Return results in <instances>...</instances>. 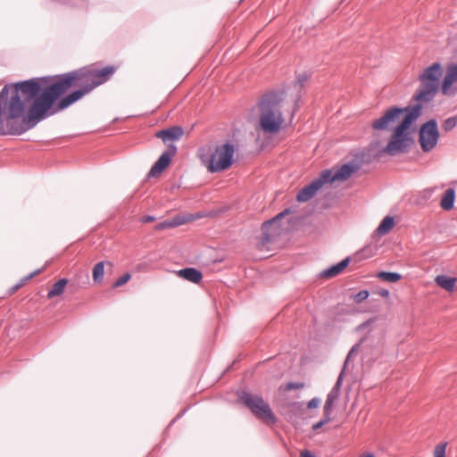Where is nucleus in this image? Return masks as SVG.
<instances>
[{
    "mask_svg": "<svg viewBox=\"0 0 457 457\" xmlns=\"http://www.w3.org/2000/svg\"><path fill=\"white\" fill-rule=\"evenodd\" d=\"M115 71L113 65L102 69L90 65L62 74L52 83L46 78V83L33 101L30 118L44 120L66 109L109 80Z\"/></svg>",
    "mask_w": 457,
    "mask_h": 457,
    "instance_id": "obj_1",
    "label": "nucleus"
},
{
    "mask_svg": "<svg viewBox=\"0 0 457 457\" xmlns=\"http://www.w3.org/2000/svg\"><path fill=\"white\" fill-rule=\"evenodd\" d=\"M442 74V65L439 62L432 63L419 76L420 85L413 96V99L418 103L416 105L408 108H390L382 117L372 122L371 127L373 129L385 130L403 115L399 125L393 131L390 141L386 147L383 148V153L394 156L407 149L411 142L409 129L420 116L422 109L421 104L429 103L436 96L439 88Z\"/></svg>",
    "mask_w": 457,
    "mask_h": 457,
    "instance_id": "obj_2",
    "label": "nucleus"
},
{
    "mask_svg": "<svg viewBox=\"0 0 457 457\" xmlns=\"http://www.w3.org/2000/svg\"><path fill=\"white\" fill-rule=\"evenodd\" d=\"M46 83L45 78L6 85L0 92V136L21 135L41 120L30 118L33 101Z\"/></svg>",
    "mask_w": 457,
    "mask_h": 457,
    "instance_id": "obj_3",
    "label": "nucleus"
},
{
    "mask_svg": "<svg viewBox=\"0 0 457 457\" xmlns=\"http://www.w3.org/2000/svg\"><path fill=\"white\" fill-rule=\"evenodd\" d=\"M281 101L278 93L270 92L263 95L258 102L259 122L256 130L268 137L278 134L284 124L279 107Z\"/></svg>",
    "mask_w": 457,
    "mask_h": 457,
    "instance_id": "obj_4",
    "label": "nucleus"
},
{
    "mask_svg": "<svg viewBox=\"0 0 457 457\" xmlns=\"http://www.w3.org/2000/svg\"><path fill=\"white\" fill-rule=\"evenodd\" d=\"M234 153V145L226 143L214 147L209 146L206 153L205 149H202L200 158L210 172H218L228 170L232 165Z\"/></svg>",
    "mask_w": 457,
    "mask_h": 457,
    "instance_id": "obj_5",
    "label": "nucleus"
},
{
    "mask_svg": "<svg viewBox=\"0 0 457 457\" xmlns=\"http://www.w3.org/2000/svg\"><path fill=\"white\" fill-rule=\"evenodd\" d=\"M239 400L262 422L268 425H274L277 422V418L271 408L262 397L247 392H242L239 395Z\"/></svg>",
    "mask_w": 457,
    "mask_h": 457,
    "instance_id": "obj_6",
    "label": "nucleus"
},
{
    "mask_svg": "<svg viewBox=\"0 0 457 457\" xmlns=\"http://www.w3.org/2000/svg\"><path fill=\"white\" fill-rule=\"evenodd\" d=\"M439 133L436 120H431L424 123L420 130V144L424 152L432 150L437 144Z\"/></svg>",
    "mask_w": 457,
    "mask_h": 457,
    "instance_id": "obj_7",
    "label": "nucleus"
},
{
    "mask_svg": "<svg viewBox=\"0 0 457 457\" xmlns=\"http://www.w3.org/2000/svg\"><path fill=\"white\" fill-rule=\"evenodd\" d=\"M288 210H285L284 212L278 213L276 217L266 220L262 226V236L260 238L261 244L262 245L272 241L275 237H278L281 232V228L279 226L280 220L288 213Z\"/></svg>",
    "mask_w": 457,
    "mask_h": 457,
    "instance_id": "obj_8",
    "label": "nucleus"
},
{
    "mask_svg": "<svg viewBox=\"0 0 457 457\" xmlns=\"http://www.w3.org/2000/svg\"><path fill=\"white\" fill-rule=\"evenodd\" d=\"M177 153V147L174 145H170L167 151H165L157 160V162L152 166L148 172L149 178L159 177L164 170L170 165L172 157Z\"/></svg>",
    "mask_w": 457,
    "mask_h": 457,
    "instance_id": "obj_9",
    "label": "nucleus"
},
{
    "mask_svg": "<svg viewBox=\"0 0 457 457\" xmlns=\"http://www.w3.org/2000/svg\"><path fill=\"white\" fill-rule=\"evenodd\" d=\"M355 170L356 169L353 165L346 163L342 165L335 171H332L331 170H325L321 172V175L326 183L334 181H345Z\"/></svg>",
    "mask_w": 457,
    "mask_h": 457,
    "instance_id": "obj_10",
    "label": "nucleus"
},
{
    "mask_svg": "<svg viewBox=\"0 0 457 457\" xmlns=\"http://www.w3.org/2000/svg\"><path fill=\"white\" fill-rule=\"evenodd\" d=\"M457 82V63L448 64L441 83V92L444 96H451L457 92L453 85Z\"/></svg>",
    "mask_w": 457,
    "mask_h": 457,
    "instance_id": "obj_11",
    "label": "nucleus"
},
{
    "mask_svg": "<svg viewBox=\"0 0 457 457\" xmlns=\"http://www.w3.org/2000/svg\"><path fill=\"white\" fill-rule=\"evenodd\" d=\"M325 180L322 179L321 173L319 178L312 180L309 185L303 187L297 194L296 200L301 203L311 200L317 193L319 189L325 184Z\"/></svg>",
    "mask_w": 457,
    "mask_h": 457,
    "instance_id": "obj_12",
    "label": "nucleus"
},
{
    "mask_svg": "<svg viewBox=\"0 0 457 457\" xmlns=\"http://www.w3.org/2000/svg\"><path fill=\"white\" fill-rule=\"evenodd\" d=\"M183 136V129L179 126H173L167 129L159 130L155 137L161 138L163 143L179 140Z\"/></svg>",
    "mask_w": 457,
    "mask_h": 457,
    "instance_id": "obj_13",
    "label": "nucleus"
},
{
    "mask_svg": "<svg viewBox=\"0 0 457 457\" xmlns=\"http://www.w3.org/2000/svg\"><path fill=\"white\" fill-rule=\"evenodd\" d=\"M340 378H338L337 384L332 388V390L328 393L327 396L326 403L323 407V412L324 414H328L331 417L333 409H334V403L337 402V400L339 397V389H340Z\"/></svg>",
    "mask_w": 457,
    "mask_h": 457,
    "instance_id": "obj_14",
    "label": "nucleus"
},
{
    "mask_svg": "<svg viewBox=\"0 0 457 457\" xmlns=\"http://www.w3.org/2000/svg\"><path fill=\"white\" fill-rule=\"evenodd\" d=\"M177 274L179 277L195 284L200 283L203 279L202 272L195 268L179 270Z\"/></svg>",
    "mask_w": 457,
    "mask_h": 457,
    "instance_id": "obj_15",
    "label": "nucleus"
},
{
    "mask_svg": "<svg viewBox=\"0 0 457 457\" xmlns=\"http://www.w3.org/2000/svg\"><path fill=\"white\" fill-rule=\"evenodd\" d=\"M435 282L438 287L448 292H453L457 288V278L438 275L435 278Z\"/></svg>",
    "mask_w": 457,
    "mask_h": 457,
    "instance_id": "obj_16",
    "label": "nucleus"
},
{
    "mask_svg": "<svg viewBox=\"0 0 457 457\" xmlns=\"http://www.w3.org/2000/svg\"><path fill=\"white\" fill-rule=\"evenodd\" d=\"M349 262H350V258H348V257L342 260L337 264L323 270L321 272V277L324 278H330L337 276L338 274L343 272V270L348 266Z\"/></svg>",
    "mask_w": 457,
    "mask_h": 457,
    "instance_id": "obj_17",
    "label": "nucleus"
},
{
    "mask_svg": "<svg viewBox=\"0 0 457 457\" xmlns=\"http://www.w3.org/2000/svg\"><path fill=\"white\" fill-rule=\"evenodd\" d=\"M105 264L110 268H112L113 266L111 262H99L94 266L92 270V277L95 283L101 284L103 282Z\"/></svg>",
    "mask_w": 457,
    "mask_h": 457,
    "instance_id": "obj_18",
    "label": "nucleus"
},
{
    "mask_svg": "<svg viewBox=\"0 0 457 457\" xmlns=\"http://www.w3.org/2000/svg\"><path fill=\"white\" fill-rule=\"evenodd\" d=\"M68 284L67 278H61L57 282H55L51 289L47 293V298L52 299L55 296H60L63 294L65 287Z\"/></svg>",
    "mask_w": 457,
    "mask_h": 457,
    "instance_id": "obj_19",
    "label": "nucleus"
},
{
    "mask_svg": "<svg viewBox=\"0 0 457 457\" xmlns=\"http://www.w3.org/2000/svg\"><path fill=\"white\" fill-rule=\"evenodd\" d=\"M455 191L453 188H448L445 193L440 202V206L445 211H450L454 203Z\"/></svg>",
    "mask_w": 457,
    "mask_h": 457,
    "instance_id": "obj_20",
    "label": "nucleus"
},
{
    "mask_svg": "<svg viewBox=\"0 0 457 457\" xmlns=\"http://www.w3.org/2000/svg\"><path fill=\"white\" fill-rule=\"evenodd\" d=\"M395 226V220H394V218L391 217V216H386L383 219V220L381 221V223L379 224V226L377 228V233L378 235H386L387 234L390 230H392V228H394Z\"/></svg>",
    "mask_w": 457,
    "mask_h": 457,
    "instance_id": "obj_21",
    "label": "nucleus"
},
{
    "mask_svg": "<svg viewBox=\"0 0 457 457\" xmlns=\"http://www.w3.org/2000/svg\"><path fill=\"white\" fill-rule=\"evenodd\" d=\"M182 223H183V220L180 218L177 217V218H174L172 220H165V221L158 223L157 225H155L154 229L155 230H163V229H167V228H171L178 227V226L181 225Z\"/></svg>",
    "mask_w": 457,
    "mask_h": 457,
    "instance_id": "obj_22",
    "label": "nucleus"
},
{
    "mask_svg": "<svg viewBox=\"0 0 457 457\" xmlns=\"http://www.w3.org/2000/svg\"><path fill=\"white\" fill-rule=\"evenodd\" d=\"M377 278L383 281L395 283L402 278V276L395 272L380 271L377 274Z\"/></svg>",
    "mask_w": 457,
    "mask_h": 457,
    "instance_id": "obj_23",
    "label": "nucleus"
},
{
    "mask_svg": "<svg viewBox=\"0 0 457 457\" xmlns=\"http://www.w3.org/2000/svg\"><path fill=\"white\" fill-rule=\"evenodd\" d=\"M305 386V384L303 382H289L285 385L280 386L279 390L283 391H291L296 389H302Z\"/></svg>",
    "mask_w": 457,
    "mask_h": 457,
    "instance_id": "obj_24",
    "label": "nucleus"
},
{
    "mask_svg": "<svg viewBox=\"0 0 457 457\" xmlns=\"http://www.w3.org/2000/svg\"><path fill=\"white\" fill-rule=\"evenodd\" d=\"M448 445L447 442H441L435 446L433 456L434 457H445L446 447Z\"/></svg>",
    "mask_w": 457,
    "mask_h": 457,
    "instance_id": "obj_25",
    "label": "nucleus"
},
{
    "mask_svg": "<svg viewBox=\"0 0 457 457\" xmlns=\"http://www.w3.org/2000/svg\"><path fill=\"white\" fill-rule=\"evenodd\" d=\"M364 339H361L359 343L354 345L351 350L349 351L347 357H346V362L350 361L352 359H353L361 351V345L363 343Z\"/></svg>",
    "mask_w": 457,
    "mask_h": 457,
    "instance_id": "obj_26",
    "label": "nucleus"
},
{
    "mask_svg": "<svg viewBox=\"0 0 457 457\" xmlns=\"http://www.w3.org/2000/svg\"><path fill=\"white\" fill-rule=\"evenodd\" d=\"M457 125V117H450L443 123V129L445 131L452 130Z\"/></svg>",
    "mask_w": 457,
    "mask_h": 457,
    "instance_id": "obj_27",
    "label": "nucleus"
},
{
    "mask_svg": "<svg viewBox=\"0 0 457 457\" xmlns=\"http://www.w3.org/2000/svg\"><path fill=\"white\" fill-rule=\"evenodd\" d=\"M131 278V275L129 273H125L123 274L121 277H120L114 283H113V287L114 288H117V287H122L123 285H125L127 282H129Z\"/></svg>",
    "mask_w": 457,
    "mask_h": 457,
    "instance_id": "obj_28",
    "label": "nucleus"
},
{
    "mask_svg": "<svg viewBox=\"0 0 457 457\" xmlns=\"http://www.w3.org/2000/svg\"><path fill=\"white\" fill-rule=\"evenodd\" d=\"M331 420H332V418L329 415L323 413V419L321 420H320L319 422L315 423L312 426V429L313 430H318L322 426H324V425L328 424V422H330Z\"/></svg>",
    "mask_w": 457,
    "mask_h": 457,
    "instance_id": "obj_29",
    "label": "nucleus"
},
{
    "mask_svg": "<svg viewBox=\"0 0 457 457\" xmlns=\"http://www.w3.org/2000/svg\"><path fill=\"white\" fill-rule=\"evenodd\" d=\"M369 295L368 290H361L353 296V300L358 303H361L369 297Z\"/></svg>",
    "mask_w": 457,
    "mask_h": 457,
    "instance_id": "obj_30",
    "label": "nucleus"
},
{
    "mask_svg": "<svg viewBox=\"0 0 457 457\" xmlns=\"http://www.w3.org/2000/svg\"><path fill=\"white\" fill-rule=\"evenodd\" d=\"M320 399L319 398H312V400H310L307 403V407L309 409H314V408H317L319 405H320Z\"/></svg>",
    "mask_w": 457,
    "mask_h": 457,
    "instance_id": "obj_31",
    "label": "nucleus"
},
{
    "mask_svg": "<svg viewBox=\"0 0 457 457\" xmlns=\"http://www.w3.org/2000/svg\"><path fill=\"white\" fill-rule=\"evenodd\" d=\"M154 220H155L154 217L146 215V216H144V217L141 218V222H143V223H149V222L154 221Z\"/></svg>",
    "mask_w": 457,
    "mask_h": 457,
    "instance_id": "obj_32",
    "label": "nucleus"
},
{
    "mask_svg": "<svg viewBox=\"0 0 457 457\" xmlns=\"http://www.w3.org/2000/svg\"><path fill=\"white\" fill-rule=\"evenodd\" d=\"M300 457H315L310 451L304 450L301 452Z\"/></svg>",
    "mask_w": 457,
    "mask_h": 457,
    "instance_id": "obj_33",
    "label": "nucleus"
},
{
    "mask_svg": "<svg viewBox=\"0 0 457 457\" xmlns=\"http://www.w3.org/2000/svg\"><path fill=\"white\" fill-rule=\"evenodd\" d=\"M378 294L385 298H387L389 296V291L387 289H381Z\"/></svg>",
    "mask_w": 457,
    "mask_h": 457,
    "instance_id": "obj_34",
    "label": "nucleus"
},
{
    "mask_svg": "<svg viewBox=\"0 0 457 457\" xmlns=\"http://www.w3.org/2000/svg\"><path fill=\"white\" fill-rule=\"evenodd\" d=\"M359 457H375V455L371 453H364L361 455H360Z\"/></svg>",
    "mask_w": 457,
    "mask_h": 457,
    "instance_id": "obj_35",
    "label": "nucleus"
}]
</instances>
